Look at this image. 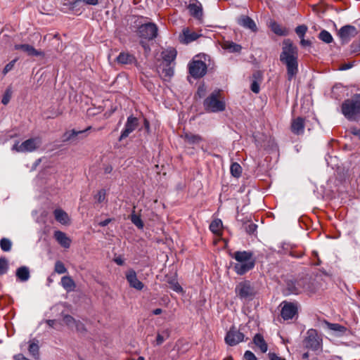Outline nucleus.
<instances>
[{"instance_id":"obj_1","label":"nucleus","mask_w":360,"mask_h":360,"mask_svg":"<svg viewBox=\"0 0 360 360\" xmlns=\"http://www.w3.org/2000/svg\"><path fill=\"white\" fill-rule=\"evenodd\" d=\"M297 58V48L290 39H285L280 55V60L286 65L288 80L294 78L298 72Z\"/></svg>"},{"instance_id":"obj_2","label":"nucleus","mask_w":360,"mask_h":360,"mask_svg":"<svg viewBox=\"0 0 360 360\" xmlns=\"http://www.w3.org/2000/svg\"><path fill=\"white\" fill-rule=\"evenodd\" d=\"M232 257L237 262L233 269L238 275H244L255 266V260L250 251H236L232 255Z\"/></svg>"},{"instance_id":"obj_3","label":"nucleus","mask_w":360,"mask_h":360,"mask_svg":"<svg viewBox=\"0 0 360 360\" xmlns=\"http://www.w3.org/2000/svg\"><path fill=\"white\" fill-rule=\"evenodd\" d=\"M314 291L313 284L307 278H302L297 280H289L286 283L285 294L298 295L302 292L308 294L313 293Z\"/></svg>"},{"instance_id":"obj_4","label":"nucleus","mask_w":360,"mask_h":360,"mask_svg":"<svg viewBox=\"0 0 360 360\" xmlns=\"http://www.w3.org/2000/svg\"><path fill=\"white\" fill-rule=\"evenodd\" d=\"M342 112L349 120L356 121L360 118V94L346 99L341 106Z\"/></svg>"},{"instance_id":"obj_5","label":"nucleus","mask_w":360,"mask_h":360,"mask_svg":"<svg viewBox=\"0 0 360 360\" xmlns=\"http://www.w3.org/2000/svg\"><path fill=\"white\" fill-rule=\"evenodd\" d=\"M205 110L207 112H217L225 110V103L221 99L219 91L212 92L203 102Z\"/></svg>"},{"instance_id":"obj_6","label":"nucleus","mask_w":360,"mask_h":360,"mask_svg":"<svg viewBox=\"0 0 360 360\" xmlns=\"http://www.w3.org/2000/svg\"><path fill=\"white\" fill-rule=\"evenodd\" d=\"M235 292L237 297L244 301L252 300L257 294L255 288L249 281L238 283L236 286Z\"/></svg>"},{"instance_id":"obj_7","label":"nucleus","mask_w":360,"mask_h":360,"mask_svg":"<svg viewBox=\"0 0 360 360\" xmlns=\"http://www.w3.org/2000/svg\"><path fill=\"white\" fill-rule=\"evenodd\" d=\"M41 143V138L34 137L27 139L21 143L19 141L15 142L12 147V150L18 153H32L37 150Z\"/></svg>"},{"instance_id":"obj_8","label":"nucleus","mask_w":360,"mask_h":360,"mask_svg":"<svg viewBox=\"0 0 360 360\" xmlns=\"http://www.w3.org/2000/svg\"><path fill=\"white\" fill-rule=\"evenodd\" d=\"M321 338L318 335V333L314 329H309L307 332V335L303 340V345L307 349L317 350L321 345Z\"/></svg>"},{"instance_id":"obj_9","label":"nucleus","mask_w":360,"mask_h":360,"mask_svg":"<svg viewBox=\"0 0 360 360\" xmlns=\"http://www.w3.org/2000/svg\"><path fill=\"white\" fill-rule=\"evenodd\" d=\"M158 27L153 22L142 25L139 28V36L146 39H153L158 35Z\"/></svg>"},{"instance_id":"obj_10","label":"nucleus","mask_w":360,"mask_h":360,"mask_svg":"<svg viewBox=\"0 0 360 360\" xmlns=\"http://www.w3.org/2000/svg\"><path fill=\"white\" fill-rule=\"evenodd\" d=\"M188 70L193 77L200 78L205 75L207 65L201 60H193L188 64Z\"/></svg>"},{"instance_id":"obj_11","label":"nucleus","mask_w":360,"mask_h":360,"mask_svg":"<svg viewBox=\"0 0 360 360\" xmlns=\"http://www.w3.org/2000/svg\"><path fill=\"white\" fill-rule=\"evenodd\" d=\"M245 335L235 327H232L225 336V342L229 346H235L244 341Z\"/></svg>"},{"instance_id":"obj_12","label":"nucleus","mask_w":360,"mask_h":360,"mask_svg":"<svg viewBox=\"0 0 360 360\" xmlns=\"http://www.w3.org/2000/svg\"><path fill=\"white\" fill-rule=\"evenodd\" d=\"M281 316L284 320L292 319L297 313V306L296 303L283 301L281 304Z\"/></svg>"},{"instance_id":"obj_13","label":"nucleus","mask_w":360,"mask_h":360,"mask_svg":"<svg viewBox=\"0 0 360 360\" xmlns=\"http://www.w3.org/2000/svg\"><path fill=\"white\" fill-rule=\"evenodd\" d=\"M15 50H20L25 53L28 56H35L44 58L45 53L40 49H36L33 46L28 44H15Z\"/></svg>"},{"instance_id":"obj_14","label":"nucleus","mask_w":360,"mask_h":360,"mask_svg":"<svg viewBox=\"0 0 360 360\" xmlns=\"http://www.w3.org/2000/svg\"><path fill=\"white\" fill-rule=\"evenodd\" d=\"M126 279L131 288L137 290H141L144 288V284L139 280L136 273L134 269H129L126 272Z\"/></svg>"},{"instance_id":"obj_15","label":"nucleus","mask_w":360,"mask_h":360,"mask_svg":"<svg viewBox=\"0 0 360 360\" xmlns=\"http://www.w3.org/2000/svg\"><path fill=\"white\" fill-rule=\"evenodd\" d=\"M115 60L118 64L122 65H135L137 63L136 56L129 51L120 52Z\"/></svg>"},{"instance_id":"obj_16","label":"nucleus","mask_w":360,"mask_h":360,"mask_svg":"<svg viewBox=\"0 0 360 360\" xmlns=\"http://www.w3.org/2000/svg\"><path fill=\"white\" fill-rule=\"evenodd\" d=\"M139 125L138 119L133 116H129L127 118V122L124 126V130L122 131L120 140H122L129 136V135L133 132Z\"/></svg>"},{"instance_id":"obj_17","label":"nucleus","mask_w":360,"mask_h":360,"mask_svg":"<svg viewBox=\"0 0 360 360\" xmlns=\"http://www.w3.org/2000/svg\"><path fill=\"white\" fill-rule=\"evenodd\" d=\"M357 34V30L352 25H345L338 32V36L344 42H347Z\"/></svg>"},{"instance_id":"obj_18","label":"nucleus","mask_w":360,"mask_h":360,"mask_svg":"<svg viewBox=\"0 0 360 360\" xmlns=\"http://www.w3.org/2000/svg\"><path fill=\"white\" fill-rule=\"evenodd\" d=\"M201 36V34L192 31L188 28H186L183 30L182 34L179 36V40L184 44H188L196 40Z\"/></svg>"},{"instance_id":"obj_19","label":"nucleus","mask_w":360,"mask_h":360,"mask_svg":"<svg viewBox=\"0 0 360 360\" xmlns=\"http://www.w3.org/2000/svg\"><path fill=\"white\" fill-rule=\"evenodd\" d=\"M291 131L293 134L300 135L304 131V119L301 117H297L292 120Z\"/></svg>"},{"instance_id":"obj_20","label":"nucleus","mask_w":360,"mask_h":360,"mask_svg":"<svg viewBox=\"0 0 360 360\" xmlns=\"http://www.w3.org/2000/svg\"><path fill=\"white\" fill-rule=\"evenodd\" d=\"M189 13L198 20H202L203 16L202 7L200 3L190 4L188 6Z\"/></svg>"},{"instance_id":"obj_21","label":"nucleus","mask_w":360,"mask_h":360,"mask_svg":"<svg viewBox=\"0 0 360 360\" xmlns=\"http://www.w3.org/2000/svg\"><path fill=\"white\" fill-rule=\"evenodd\" d=\"M55 219L63 225H68L70 224V217L67 212L60 208H57L53 211Z\"/></svg>"},{"instance_id":"obj_22","label":"nucleus","mask_w":360,"mask_h":360,"mask_svg":"<svg viewBox=\"0 0 360 360\" xmlns=\"http://www.w3.org/2000/svg\"><path fill=\"white\" fill-rule=\"evenodd\" d=\"M54 238L62 247L65 248H70L71 240L65 233L60 231H56L54 232Z\"/></svg>"},{"instance_id":"obj_23","label":"nucleus","mask_w":360,"mask_h":360,"mask_svg":"<svg viewBox=\"0 0 360 360\" xmlns=\"http://www.w3.org/2000/svg\"><path fill=\"white\" fill-rule=\"evenodd\" d=\"M238 23L243 27L250 29L252 32H256L257 30L255 21L247 15L240 16L238 19Z\"/></svg>"},{"instance_id":"obj_24","label":"nucleus","mask_w":360,"mask_h":360,"mask_svg":"<svg viewBox=\"0 0 360 360\" xmlns=\"http://www.w3.org/2000/svg\"><path fill=\"white\" fill-rule=\"evenodd\" d=\"M60 284L67 292H72L75 290L76 284L73 279L69 276L62 277Z\"/></svg>"},{"instance_id":"obj_25","label":"nucleus","mask_w":360,"mask_h":360,"mask_svg":"<svg viewBox=\"0 0 360 360\" xmlns=\"http://www.w3.org/2000/svg\"><path fill=\"white\" fill-rule=\"evenodd\" d=\"M184 141L188 144H198L202 141L201 136L190 132H186L181 136Z\"/></svg>"},{"instance_id":"obj_26","label":"nucleus","mask_w":360,"mask_h":360,"mask_svg":"<svg viewBox=\"0 0 360 360\" xmlns=\"http://www.w3.org/2000/svg\"><path fill=\"white\" fill-rule=\"evenodd\" d=\"M162 56L168 65L174 61L176 56V51L174 48H169L162 52Z\"/></svg>"},{"instance_id":"obj_27","label":"nucleus","mask_w":360,"mask_h":360,"mask_svg":"<svg viewBox=\"0 0 360 360\" xmlns=\"http://www.w3.org/2000/svg\"><path fill=\"white\" fill-rule=\"evenodd\" d=\"M16 276L22 282L27 281L30 277V270L27 266H20L16 270Z\"/></svg>"},{"instance_id":"obj_28","label":"nucleus","mask_w":360,"mask_h":360,"mask_svg":"<svg viewBox=\"0 0 360 360\" xmlns=\"http://www.w3.org/2000/svg\"><path fill=\"white\" fill-rule=\"evenodd\" d=\"M222 221L219 219H216L212 221L210 225V230L217 236H221L222 233Z\"/></svg>"},{"instance_id":"obj_29","label":"nucleus","mask_w":360,"mask_h":360,"mask_svg":"<svg viewBox=\"0 0 360 360\" xmlns=\"http://www.w3.org/2000/svg\"><path fill=\"white\" fill-rule=\"evenodd\" d=\"M253 341L255 345L260 349L262 352L264 353L267 351V344L264 340L262 335H261L260 334H257L254 337Z\"/></svg>"},{"instance_id":"obj_30","label":"nucleus","mask_w":360,"mask_h":360,"mask_svg":"<svg viewBox=\"0 0 360 360\" xmlns=\"http://www.w3.org/2000/svg\"><path fill=\"white\" fill-rule=\"evenodd\" d=\"M271 29L276 34L279 36H285L288 34V30L285 27L276 22L271 24Z\"/></svg>"},{"instance_id":"obj_31","label":"nucleus","mask_w":360,"mask_h":360,"mask_svg":"<svg viewBox=\"0 0 360 360\" xmlns=\"http://www.w3.org/2000/svg\"><path fill=\"white\" fill-rule=\"evenodd\" d=\"M91 129V127H88L84 130L81 131H76L75 129L66 131L63 135V140L65 141H68L72 139L74 137L77 136V135L84 133Z\"/></svg>"},{"instance_id":"obj_32","label":"nucleus","mask_w":360,"mask_h":360,"mask_svg":"<svg viewBox=\"0 0 360 360\" xmlns=\"http://www.w3.org/2000/svg\"><path fill=\"white\" fill-rule=\"evenodd\" d=\"M222 47L232 53L239 52L242 49L240 45L230 41H225L223 43Z\"/></svg>"},{"instance_id":"obj_33","label":"nucleus","mask_w":360,"mask_h":360,"mask_svg":"<svg viewBox=\"0 0 360 360\" xmlns=\"http://www.w3.org/2000/svg\"><path fill=\"white\" fill-rule=\"evenodd\" d=\"M135 207H134V210L132 211L131 214L130 215V219L131 222L139 229H141L143 228V222L141 219L140 215H138L135 213L134 210Z\"/></svg>"},{"instance_id":"obj_34","label":"nucleus","mask_w":360,"mask_h":360,"mask_svg":"<svg viewBox=\"0 0 360 360\" xmlns=\"http://www.w3.org/2000/svg\"><path fill=\"white\" fill-rule=\"evenodd\" d=\"M170 330L169 329H166L163 330L161 333H158L156 338V344L158 345H161L166 339L169 337Z\"/></svg>"},{"instance_id":"obj_35","label":"nucleus","mask_w":360,"mask_h":360,"mask_svg":"<svg viewBox=\"0 0 360 360\" xmlns=\"http://www.w3.org/2000/svg\"><path fill=\"white\" fill-rule=\"evenodd\" d=\"M169 287L176 292H183V288L179 285L176 278H171L167 281Z\"/></svg>"},{"instance_id":"obj_36","label":"nucleus","mask_w":360,"mask_h":360,"mask_svg":"<svg viewBox=\"0 0 360 360\" xmlns=\"http://www.w3.org/2000/svg\"><path fill=\"white\" fill-rule=\"evenodd\" d=\"M230 171L233 176L239 177L242 173V167L238 163L233 162L231 165Z\"/></svg>"},{"instance_id":"obj_37","label":"nucleus","mask_w":360,"mask_h":360,"mask_svg":"<svg viewBox=\"0 0 360 360\" xmlns=\"http://www.w3.org/2000/svg\"><path fill=\"white\" fill-rule=\"evenodd\" d=\"M30 354L35 359H38L39 357V347L37 343L31 342L29 345L28 348Z\"/></svg>"},{"instance_id":"obj_38","label":"nucleus","mask_w":360,"mask_h":360,"mask_svg":"<svg viewBox=\"0 0 360 360\" xmlns=\"http://www.w3.org/2000/svg\"><path fill=\"white\" fill-rule=\"evenodd\" d=\"M319 38L327 43V44H329L330 42H332L333 41V37L332 35L326 30H322L320 33H319Z\"/></svg>"},{"instance_id":"obj_39","label":"nucleus","mask_w":360,"mask_h":360,"mask_svg":"<svg viewBox=\"0 0 360 360\" xmlns=\"http://www.w3.org/2000/svg\"><path fill=\"white\" fill-rule=\"evenodd\" d=\"M12 246L11 241L6 238H2L0 240L1 249L4 252H8L11 250Z\"/></svg>"},{"instance_id":"obj_40","label":"nucleus","mask_w":360,"mask_h":360,"mask_svg":"<svg viewBox=\"0 0 360 360\" xmlns=\"http://www.w3.org/2000/svg\"><path fill=\"white\" fill-rule=\"evenodd\" d=\"M63 321L64 323L69 328L74 326L76 323V320L70 315L62 314Z\"/></svg>"},{"instance_id":"obj_41","label":"nucleus","mask_w":360,"mask_h":360,"mask_svg":"<svg viewBox=\"0 0 360 360\" xmlns=\"http://www.w3.org/2000/svg\"><path fill=\"white\" fill-rule=\"evenodd\" d=\"M8 269V261L6 258H0V276L5 274Z\"/></svg>"},{"instance_id":"obj_42","label":"nucleus","mask_w":360,"mask_h":360,"mask_svg":"<svg viewBox=\"0 0 360 360\" xmlns=\"http://www.w3.org/2000/svg\"><path fill=\"white\" fill-rule=\"evenodd\" d=\"M54 271L57 274H62L67 272V269L62 262L57 261L55 264Z\"/></svg>"},{"instance_id":"obj_43","label":"nucleus","mask_w":360,"mask_h":360,"mask_svg":"<svg viewBox=\"0 0 360 360\" xmlns=\"http://www.w3.org/2000/svg\"><path fill=\"white\" fill-rule=\"evenodd\" d=\"M11 96H12V90L11 88H8L4 95H3V97H2V100H1V103L4 104V105H7L11 98Z\"/></svg>"},{"instance_id":"obj_44","label":"nucleus","mask_w":360,"mask_h":360,"mask_svg":"<svg viewBox=\"0 0 360 360\" xmlns=\"http://www.w3.org/2000/svg\"><path fill=\"white\" fill-rule=\"evenodd\" d=\"M307 27L304 25H301L295 28V32L300 38H303L307 31Z\"/></svg>"},{"instance_id":"obj_45","label":"nucleus","mask_w":360,"mask_h":360,"mask_svg":"<svg viewBox=\"0 0 360 360\" xmlns=\"http://www.w3.org/2000/svg\"><path fill=\"white\" fill-rule=\"evenodd\" d=\"M327 325H328L329 329L334 330V331H338V332L343 333L346 330L345 327H344L338 323H327Z\"/></svg>"},{"instance_id":"obj_46","label":"nucleus","mask_w":360,"mask_h":360,"mask_svg":"<svg viewBox=\"0 0 360 360\" xmlns=\"http://www.w3.org/2000/svg\"><path fill=\"white\" fill-rule=\"evenodd\" d=\"M106 193L104 189H101L98 191V193L94 195V198L96 202L101 203L103 202L105 200Z\"/></svg>"},{"instance_id":"obj_47","label":"nucleus","mask_w":360,"mask_h":360,"mask_svg":"<svg viewBox=\"0 0 360 360\" xmlns=\"http://www.w3.org/2000/svg\"><path fill=\"white\" fill-rule=\"evenodd\" d=\"M257 225L254 223H249L245 226V231L248 234H254L257 231Z\"/></svg>"},{"instance_id":"obj_48","label":"nucleus","mask_w":360,"mask_h":360,"mask_svg":"<svg viewBox=\"0 0 360 360\" xmlns=\"http://www.w3.org/2000/svg\"><path fill=\"white\" fill-rule=\"evenodd\" d=\"M18 60V58H15L13 60H11L10 63H8L4 68L3 70V74L4 75H6L8 72H10L14 67L15 63Z\"/></svg>"},{"instance_id":"obj_49","label":"nucleus","mask_w":360,"mask_h":360,"mask_svg":"<svg viewBox=\"0 0 360 360\" xmlns=\"http://www.w3.org/2000/svg\"><path fill=\"white\" fill-rule=\"evenodd\" d=\"M244 360H257L256 356L251 351H246L243 356Z\"/></svg>"},{"instance_id":"obj_50","label":"nucleus","mask_w":360,"mask_h":360,"mask_svg":"<svg viewBox=\"0 0 360 360\" xmlns=\"http://www.w3.org/2000/svg\"><path fill=\"white\" fill-rule=\"evenodd\" d=\"M162 72L165 77H171L174 74V70L172 67L167 65V68L163 69Z\"/></svg>"},{"instance_id":"obj_51","label":"nucleus","mask_w":360,"mask_h":360,"mask_svg":"<svg viewBox=\"0 0 360 360\" xmlns=\"http://www.w3.org/2000/svg\"><path fill=\"white\" fill-rule=\"evenodd\" d=\"M74 326L78 332L83 333L86 330L84 325L79 321H76Z\"/></svg>"},{"instance_id":"obj_52","label":"nucleus","mask_w":360,"mask_h":360,"mask_svg":"<svg viewBox=\"0 0 360 360\" xmlns=\"http://www.w3.org/2000/svg\"><path fill=\"white\" fill-rule=\"evenodd\" d=\"M259 83L257 81H252L250 89L252 92L258 94L259 92Z\"/></svg>"},{"instance_id":"obj_53","label":"nucleus","mask_w":360,"mask_h":360,"mask_svg":"<svg viewBox=\"0 0 360 360\" xmlns=\"http://www.w3.org/2000/svg\"><path fill=\"white\" fill-rule=\"evenodd\" d=\"M252 81H257L261 82L262 80V72L261 71H256L252 75Z\"/></svg>"},{"instance_id":"obj_54","label":"nucleus","mask_w":360,"mask_h":360,"mask_svg":"<svg viewBox=\"0 0 360 360\" xmlns=\"http://www.w3.org/2000/svg\"><path fill=\"white\" fill-rule=\"evenodd\" d=\"M46 323H47V325L49 327L53 328H57V326L59 324L58 321H56V319H48V320H46Z\"/></svg>"},{"instance_id":"obj_55","label":"nucleus","mask_w":360,"mask_h":360,"mask_svg":"<svg viewBox=\"0 0 360 360\" xmlns=\"http://www.w3.org/2000/svg\"><path fill=\"white\" fill-rule=\"evenodd\" d=\"M268 357L269 360H285L284 358L278 356L274 352H269L268 354Z\"/></svg>"},{"instance_id":"obj_56","label":"nucleus","mask_w":360,"mask_h":360,"mask_svg":"<svg viewBox=\"0 0 360 360\" xmlns=\"http://www.w3.org/2000/svg\"><path fill=\"white\" fill-rule=\"evenodd\" d=\"M114 262L117 264V265H123L124 263V261L123 259V258L122 257H117L114 259Z\"/></svg>"},{"instance_id":"obj_57","label":"nucleus","mask_w":360,"mask_h":360,"mask_svg":"<svg viewBox=\"0 0 360 360\" xmlns=\"http://www.w3.org/2000/svg\"><path fill=\"white\" fill-rule=\"evenodd\" d=\"M351 133L355 136H360V129L356 127H352L350 129Z\"/></svg>"},{"instance_id":"obj_58","label":"nucleus","mask_w":360,"mask_h":360,"mask_svg":"<svg viewBox=\"0 0 360 360\" xmlns=\"http://www.w3.org/2000/svg\"><path fill=\"white\" fill-rule=\"evenodd\" d=\"M301 39V41H300V44L302 46H309L311 45V41L309 40H306L303 38H300Z\"/></svg>"},{"instance_id":"obj_59","label":"nucleus","mask_w":360,"mask_h":360,"mask_svg":"<svg viewBox=\"0 0 360 360\" xmlns=\"http://www.w3.org/2000/svg\"><path fill=\"white\" fill-rule=\"evenodd\" d=\"M13 358H14L15 360H29V359L26 358L25 356H24L21 354H18L17 355H15Z\"/></svg>"},{"instance_id":"obj_60","label":"nucleus","mask_w":360,"mask_h":360,"mask_svg":"<svg viewBox=\"0 0 360 360\" xmlns=\"http://www.w3.org/2000/svg\"><path fill=\"white\" fill-rule=\"evenodd\" d=\"M205 89L204 86H199L198 87V94L199 95L200 97L203 96L204 94H205Z\"/></svg>"},{"instance_id":"obj_61","label":"nucleus","mask_w":360,"mask_h":360,"mask_svg":"<svg viewBox=\"0 0 360 360\" xmlns=\"http://www.w3.org/2000/svg\"><path fill=\"white\" fill-rule=\"evenodd\" d=\"M111 221V219H107L104 221H102L101 222H99V226H107L110 222Z\"/></svg>"},{"instance_id":"obj_62","label":"nucleus","mask_w":360,"mask_h":360,"mask_svg":"<svg viewBox=\"0 0 360 360\" xmlns=\"http://www.w3.org/2000/svg\"><path fill=\"white\" fill-rule=\"evenodd\" d=\"M352 67V64L347 63V64H345L344 65H342V68H340V70H345L349 69Z\"/></svg>"},{"instance_id":"obj_63","label":"nucleus","mask_w":360,"mask_h":360,"mask_svg":"<svg viewBox=\"0 0 360 360\" xmlns=\"http://www.w3.org/2000/svg\"><path fill=\"white\" fill-rule=\"evenodd\" d=\"M162 310L160 308L155 309L153 311V314L155 315H159L162 313Z\"/></svg>"},{"instance_id":"obj_64","label":"nucleus","mask_w":360,"mask_h":360,"mask_svg":"<svg viewBox=\"0 0 360 360\" xmlns=\"http://www.w3.org/2000/svg\"><path fill=\"white\" fill-rule=\"evenodd\" d=\"M358 46V49H355L354 51L360 50V40L358 42H354L352 44V46Z\"/></svg>"}]
</instances>
